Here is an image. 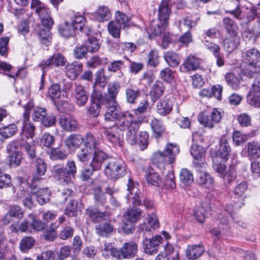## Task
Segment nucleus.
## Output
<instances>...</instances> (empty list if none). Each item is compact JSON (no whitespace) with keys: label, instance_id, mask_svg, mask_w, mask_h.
I'll list each match as a JSON object with an SVG mask.
<instances>
[{"label":"nucleus","instance_id":"obj_13","mask_svg":"<svg viewBox=\"0 0 260 260\" xmlns=\"http://www.w3.org/2000/svg\"><path fill=\"white\" fill-rule=\"evenodd\" d=\"M126 194L127 203L133 207H137L141 205V192L133 180L129 179L128 181Z\"/></svg>","mask_w":260,"mask_h":260},{"label":"nucleus","instance_id":"obj_1","mask_svg":"<svg viewBox=\"0 0 260 260\" xmlns=\"http://www.w3.org/2000/svg\"><path fill=\"white\" fill-rule=\"evenodd\" d=\"M107 108L105 114V119L108 121L117 120L116 124L120 128V131H127L125 134V139L129 144H133L135 141V134L139 130L140 123L134 121L133 115L129 112H122L120 106L117 102L114 103L108 102L106 105Z\"/></svg>","mask_w":260,"mask_h":260},{"label":"nucleus","instance_id":"obj_48","mask_svg":"<svg viewBox=\"0 0 260 260\" xmlns=\"http://www.w3.org/2000/svg\"><path fill=\"white\" fill-rule=\"evenodd\" d=\"M11 152V154L8 156L7 160L9 162V165L12 168H15L20 164L21 160V155L18 150H15L13 148L12 151H9Z\"/></svg>","mask_w":260,"mask_h":260},{"label":"nucleus","instance_id":"obj_25","mask_svg":"<svg viewBox=\"0 0 260 260\" xmlns=\"http://www.w3.org/2000/svg\"><path fill=\"white\" fill-rule=\"evenodd\" d=\"M171 12L168 2L162 1L160 3L158 12V17L160 23L162 25H167Z\"/></svg>","mask_w":260,"mask_h":260},{"label":"nucleus","instance_id":"obj_3","mask_svg":"<svg viewBox=\"0 0 260 260\" xmlns=\"http://www.w3.org/2000/svg\"><path fill=\"white\" fill-rule=\"evenodd\" d=\"M83 143V146L93 151L91 165L94 169H98L100 168L101 163L104 162L108 158V155L100 149V140L90 133H87L84 137Z\"/></svg>","mask_w":260,"mask_h":260},{"label":"nucleus","instance_id":"obj_11","mask_svg":"<svg viewBox=\"0 0 260 260\" xmlns=\"http://www.w3.org/2000/svg\"><path fill=\"white\" fill-rule=\"evenodd\" d=\"M120 131L117 124H115L111 127H104L103 133L105 139L111 144L120 146L123 140V135L120 133ZM121 131L123 132V131ZM124 131L126 133L127 132V131Z\"/></svg>","mask_w":260,"mask_h":260},{"label":"nucleus","instance_id":"obj_39","mask_svg":"<svg viewBox=\"0 0 260 260\" xmlns=\"http://www.w3.org/2000/svg\"><path fill=\"white\" fill-rule=\"evenodd\" d=\"M52 172L53 173L54 176L58 178L60 181L68 183L71 180V176L65 168H61L59 166H55Z\"/></svg>","mask_w":260,"mask_h":260},{"label":"nucleus","instance_id":"obj_40","mask_svg":"<svg viewBox=\"0 0 260 260\" xmlns=\"http://www.w3.org/2000/svg\"><path fill=\"white\" fill-rule=\"evenodd\" d=\"M164 58L171 68H175L180 63V58L177 53L174 51H168L164 53Z\"/></svg>","mask_w":260,"mask_h":260},{"label":"nucleus","instance_id":"obj_52","mask_svg":"<svg viewBox=\"0 0 260 260\" xmlns=\"http://www.w3.org/2000/svg\"><path fill=\"white\" fill-rule=\"evenodd\" d=\"M55 137L48 133H45L40 138V145L47 148H52L55 142Z\"/></svg>","mask_w":260,"mask_h":260},{"label":"nucleus","instance_id":"obj_23","mask_svg":"<svg viewBox=\"0 0 260 260\" xmlns=\"http://www.w3.org/2000/svg\"><path fill=\"white\" fill-rule=\"evenodd\" d=\"M148 223H143L140 224L139 226L140 232L146 233H150L152 230H155L159 227V222L154 214H148Z\"/></svg>","mask_w":260,"mask_h":260},{"label":"nucleus","instance_id":"obj_54","mask_svg":"<svg viewBox=\"0 0 260 260\" xmlns=\"http://www.w3.org/2000/svg\"><path fill=\"white\" fill-rule=\"evenodd\" d=\"M248 154L251 158H257L260 156V146L254 141L248 144Z\"/></svg>","mask_w":260,"mask_h":260},{"label":"nucleus","instance_id":"obj_29","mask_svg":"<svg viewBox=\"0 0 260 260\" xmlns=\"http://www.w3.org/2000/svg\"><path fill=\"white\" fill-rule=\"evenodd\" d=\"M120 257L125 258L133 257L137 252V245L135 243L129 242L125 243L119 250Z\"/></svg>","mask_w":260,"mask_h":260},{"label":"nucleus","instance_id":"obj_16","mask_svg":"<svg viewBox=\"0 0 260 260\" xmlns=\"http://www.w3.org/2000/svg\"><path fill=\"white\" fill-rule=\"evenodd\" d=\"M174 99L172 96H166L156 104V110L161 116H166L170 114L173 109Z\"/></svg>","mask_w":260,"mask_h":260},{"label":"nucleus","instance_id":"obj_18","mask_svg":"<svg viewBox=\"0 0 260 260\" xmlns=\"http://www.w3.org/2000/svg\"><path fill=\"white\" fill-rule=\"evenodd\" d=\"M71 23L76 30L79 29L84 35L92 33V29L87 25L86 19L83 16L75 15L71 18Z\"/></svg>","mask_w":260,"mask_h":260},{"label":"nucleus","instance_id":"obj_47","mask_svg":"<svg viewBox=\"0 0 260 260\" xmlns=\"http://www.w3.org/2000/svg\"><path fill=\"white\" fill-rule=\"evenodd\" d=\"M151 127L156 138H159L165 129V126L160 120L153 118L151 120Z\"/></svg>","mask_w":260,"mask_h":260},{"label":"nucleus","instance_id":"obj_6","mask_svg":"<svg viewBox=\"0 0 260 260\" xmlns=\"http://www.w3.org/2000/svg\"><path fill=\"white\" fill-rule=\"evenodd\" d=\"M243 60L247 66L245 68L242 69V73L249 78L253 77L257 73L256 64L260 60V53L254 48L249 49L243 56Z\"/></svg>","mask_w":260,"mask_h":260},{"label":"nucleus","instance_id":"obj_7","mask_svg":"<svg viewBox=\"0 0 260 260\" xmlns=\"http://www.w3.org/2000/svg\"><path fill=\"white\" fill-rule=\"evenodd\" d=\"M105 162V174L112 179L117 180L126 174V169L122 160L115 158H108Z\"/></svg>","mask_w":260,"mask_h":260},{"label":"nucleus","instance_id":"obj_45","mask_svg":"<svg viewBox=\"0 0 260 260\" xmlns=\"http://www.w3.org/2000/svg\"><path fill=\"white\" fill-rule=\"evenodd\" d=\"M180 180L182 185L188 186L193 182L192 173L186 169H182L180 173Z\"/></svg>","mask_w":260,"mask_h":260},{"label":"nucleus","instance_id":"obj_51","mask_svg":"<svg viewBox=\"0 0 260 260\" xmlns=\"http://www.w3.org/2000/svg\"><path fill=\"white\" fill-rule=\"evenodd\" d=\"M17 126L14 124H11L0 128V135L5 139L12 137L17 131Z\"/></svg>","mask_w":260,"mask_h":260},{"label":"nucleus","instance_id":"obj_60","mask_svg":"<svg viewBox=\"0 0 260 260\" xmlns=\"http://www.w3.org/2000/svg\"><path fill=\"white\" fill-rule=\"evenodd\" d=\"M91 96L92 102L93 103H99L101 105H105L108 102L106 100V94L103 95L101 91L96 90V87L93 88Z\"/></svg>","mask_w":260,"mask_h":260},{"label":"nucleus","instance_id":"obj_24","mask_svg":"<svg viewBox=\"0 0 260 260\" xmlns=\"http://www.w3.org/2000/svg\"><path fill=\"white\" fill-rule=\"evenodd\" d=\"M121 88L120 84L116 81L111 82L107 85V93H106V100L110 103H114L116 98Z\"/></svg>","mask_w":260,"mask_h":260},{"label":"nucleus","instance_id":"obj_15","mask_svg":"<svg viewBox=\"0 0 260 260\" xmlns=\"http://www.w3.org/2000/svg\"><path fill=\"white\" fill-rule=\"evenodd\" d=\"M162 238L160 235H155L151 239L145 238L143 242V248L145 253L153 255L158 251Z\"/></svg>","mask_w":260,"mask_h":260},{"label":"nucleus","instance_id":"obj_38","mask_svg":"<svg viewBox=\"0 0 260 260\" xmlns=\"http://www.w3.org/2000/svg\"><path fill=\"white\" fill-rule=\"evenodd\" d=\"M39 16L43 25L47 28H50L53 24V20L50 16V11L46 8L37 13Z\"/></svg>","mask_w":260,"mask_h":260},{"label":"nucleus","instance_id":"obj_58","mask_svg":"<svg viewBox=\"0 0 260 260\" xmlns=\"http://www.w3.org/2000/svg\"><path fill=\"white\" fill-rule=\"evenodd\" d=\"M225 79L227 84L233 89H237L239 87L240 80L234 73H226L225 75Z\"/></svg>","mask_w":260,"mask_h":260},{"label":"nucleus","instance_id":"obj_17","mask_svg":"<svg viewBox=\"0 0 260 260\" xmlns=\"http://www.w3.org/2000/svg\"><path fill=\"white\" fill-rule=\"evenodd\" d=\"M34 184H35V183ZM40 184V182H36V187L34 188L32 187L29 188L32 191V194L36 197L38 203L41 205H43L49 202L51 190L48 187L38 189Z\"/></svg>","mask_w":260,"mask_h":260},{"label":"nucleus","instance_id":"obj_10","mask_svg":"<svg viewBox=\"0 0 260 260\" xmlns=\"http://www.w3.org/2000/svg\"><path fill=\"white\" fill-rule=\"evenodd\" d=\"M67 63L68 61L65 57L57 53L50 56L46 61H42L39 66L42 72H47L50 68L66 66Z\"/></svg>","mask_w":260,"mask_h":260},{"label":"nucleus","instance_id":"obj_2","mask_svg":"<svg viewBox=\"0 0 260 260\" xmlns=\"http://www.w3.org/2000/svg\"><path fill=\"white\" fill-rule=\"evenodd\" d=\"M86 214L94 223H101L95 228L96 233L99 235L106 237L113 231L114 226L109 220V214L107 212H100L89 207L86 209Z\"/></svg>","mask_w":260,"mask_h":260},{"label":"nucleus","instance_id":"obj_62","mask_svg":"<svg viewBox=\"0 0 260 260\" xmlns=\"http://www.w3.org/2000/svg\"><path fill=\"white\" fill-rule=\"evenodd\" d=\"M34 244L35 240L32 237H25L20 241L19 247L21 251L25 252L30 249Z\"/></svg>","mask_w":260,"mask_h":260},{"label":"nucleus","instance_id":"obj_8","mask_svg":"<svg viewBox=\"0 0 260 260\" xmlns=\"http://www.w3.org/2000/svg\"><path fill=\"white\" fill-rule=\"evenodd\" d=\"M231 150L229 140L225 136H222L219 141V147L218 150L211 151L213 162L218 161V159H221V161L226 162L229 159Z\"/></svg>","mask_w":260,"mask_h":260},{"label":"nucleus","instance_id":"obj_21","mask_svg":"<svg viewBox=\"0 0 260 260\" xmlns=\"http://www.w3.org/2000/svg\"><path fill=\"white\" fill-rule=\"evenodd\" d=\"M66 68V76L71 80H75L82 72L83 65L79 61H73L71 63H67Z\"/></svg>","mask_w":260,"mask_h":260},{"label":"nucleus","instance_id":"obj_27","mask_svg":"<svg viewBox=\"0 0 260 260\" xmlns=\"http://www.w3.org/2000/svg\"><path fill=\"white\" fill-rule=\"evenodd\" d=\"M59 123L60 126L67 132L75 131L78 128L76 120L70 116H62L60 118Z\"/></svg>","mask_w":260,"mask_h":260},{"label":"nucleus","instance_id":"obj_9","mask_svg":"<svg viewBox=\"0 0 260 260\" xmlns=\"http://www.w3.org/2000/svg\"><path fill=\"white\" fill-rule=\"evenodd\" d=\"M13 148L16 150H18L19 148L23 149L29 158L32 160L36 158L35 145L26 140L16 139L12 141L7 145V150L8 151H12Z\"/></svg>","mask_w":260,"mask_h":260},{"label":"nucleus","instance_id":"obj_28","mask_svg":"<svg viewBox=\"0 0 260 260\" xmlns=\"http://www.w3.org/2000/svg\"><path fill=\"white\" fill-rule=\"evenodd\" d=\"M141 209L136 207L128 209L124 213L123 217L125 219L131 223H134L139 220L143 216Z\"/></svg>","mask_w":260,"mask_h":260},{"label":"nucleus","instance_id":"obj_33","mask_svg":"<svg viewBox=\"0 0 260 260\" xmlns=\"http://www.w3.org/2000/svg\"><path fill=\"white\" fill-rule=\"evenodd\" d=\"M137 132L138 131L136 132L134 136L135 143L130 144L133 145L137 143L140 148V149L143 151L148 147L149 144V134L146 131H140L138 134V138H137L136 136Z\"/></svg>","mask_w":260,"mask_h":260},{"label":"nucleus","instance_id":"obj_50","mask_svg":"<svg viewBox=\"0 0 260 260\" xmlns=\"http://www.w3.org/2000/svg\"><path fill=\"white\" fill-rule=\"evenodd\" d=\"M92 151L89 148L83 146L77 153L78 160L83 164H87L91 157Z\"/></svg>","mask_w":260,"mask_h":260},{"label":"nucleus","instance_id":"obj_34","mask_svg":"<svg viewBox=\"0 0 260 260\" xmlns=\"http://www.w3.org/2000/svg\"><path fill=\"white\" fill-rule=\"evenodd\" d=\"M101 249L104 256L109 257L111 255L112 257L120 258V251L115 248L114 243H105Z\"/></svg>","mask_w":260,"mask_h":260},{"label":"nucleus","instance_id":"obj_64","mask_svg":"<svg viewBox=\"0 0 260 260\" xmlns=\"http://www.w3.org/2000/svg\"><path fill=\"white\" fill-rule=\"evenodd\" d=\"M175 71H172L169 68H166L161 71L160 77L164 81L171 83L174 79Z\"/></svg>","mask_w":260,"mask_h":260},{"label":"nucleus","instance_id":"obj_36","mask_svg":"<svg viewBox=\"0 0 260 260\" xmlns=\"http://www.w3.org/2000/svg\"><path fill=\"white\" fill-rule=\"evenodd\" d=\"M109 80V78L105 75L104 69L100 68L95 74L94 82L92 85V87L94 88L97 85L102 87H105Z\"/></svg>","mask_w":260,"mask_h":260},{"label":"nucleus","instance_id":"obj_32","mask_svg":"<svg viewBox=\"0 0 260 260\" xmlns=\"http://www.w3.org/2000/svg\"><path fill=\"white\" fill-rule=\"evenodd\" d=\"M145 176L149 184L159 186L161 183V178L151 168H148L146 170Z\"/></svg>","mask_w":260,"mask_h":260},{"label":"nucleus","instance_id":"obj_44","mask_svg":"<svg viewBox=\"0 0 260 260\" xmlns=\"http://www.w3.org/2000/svg\"><path fill=\"white\" fill-rule=\"evenodd\" d=\"M223 23L226 30V35H234L238 34V26L237 23L229 17H225L223 19Z\"/></svg>","mask_w":260,"mask_h":260},{"label":"nucleus","instance_id":"obj_31","mask_svg":"<svg viewBox=\"0 0 260 260\" xmlns=\"http://www.w3.org/2000/svg\"><path fill=\"white\" fill-rule=\"evenodd\" d=\"M83 141V136L81 135L72 134L66 139L65 144L69 148H78Z\"/></svg>","mask_w":260,"mask_h":260},{"label":"nucleus","instance_id":"obj_19","mask_svg":"<svg viewBox=\"0 0 260 260\" xmlns=\"http://www.w3.org/2000/svg\"><path fill=\"white\" fill-rule=\"evenodd\" d=\"M237 206H234L232 204L227 205L225 207V211L229 214V216L224 215L223 214H220L218 218L220 221L218 228L221 229L222 230L226 231L229 228L228 226L229 217L234 220L233 217L232 213L234 212L235 210L237 208Z\"/></svg>","mask_w":260,"mask_h":260},{"label":"nucleus","instance_id":"obj_63","mask_svg":"<svg viewBox=\"0 0 260 260\" xmlns=\"http://www.w3.org/2000/svg\"><path fill=\"white\" fill-rule=\"evenodd\" d=\"M178 25L180 31H190L191 28L196 26V22L185 18L179 21Z\"/></svg>","mask_w":260,"mask_h":260},{"label":"nucleus","instance_id":"obj_61","mask_svg":"<svg viewBox=\"0 0 260 260\" xmlns=\"http://www.w3.org/2000/svg\"><path fill=\"white\" fill-rule=\"evenodd\" d=\"M159 63L158 50L155 49L150 50L147 55V63L151 67H155Z\"/></svg>","mask_w":260,"mask_h":260},{"label":"nucleus","instance_id":"obj_20","mask_svg":"<svg viewBox=\"0 0 260 260\" xmlns=\"http://www.w3.org/2000/svg\"><path fill=\"white\" fill-rule=\"evenodd\" d=\"M201 63L200 59L193 55H189L180 66L179 69L182 72L194 71L199 69Z\"/></svg>","mask_w":260,"mask_h":260},{"label":"nucleus","instance_id":"obj_14","mask_svg":"<svg viewBox=\"0 0 260 260\" xmlns=\"http://www.w3.org/2000/svg\"><path fill=\"white\" fill-rule=\"evenodd\" d=\"M30 115V109H26L23 113L24 121L22 133L17 139L28 140L32 139L35 134L36 127L31 122L28 121Z\"/></svg>","mask_w":260,"mask_h":260},{"label":"nucleus","instance_id":"obj_53","mask_svg":"<svg viewBox=\"0 0 260 260\" xmlns=\"http://www.w3.org/2000/svg\"><path fill=\"white\" fill-rule=\"evenodd\" d=\"M76 30L71 23L68 22H65L64 25L59 28L60 34L68 38L73 36L75 34V30Z\"/></svg>","mask_w":260,"mask_h":260},{"label":"nucleus","instance_id":"obj_57","mask_svg":"<svg viewBox=\"0 0 260 260\" xmlns=\"http://www.w3.org/2000/svg\"><path fill=\"white\" fill-rule=\"evenodd\" d=\"M121 25L117 23V21H110L108 24V29L109 34L114 38H119Z\"/></svg>","mask_w":260,"mask_h":260},{"label":"nucleus","instance_id":"obj_46","mask_svg":"<svg viewBox=\"0 0 260 260\" xmlns=\"http://www.w3.org/2000/svg\"><path fill=\"white\" fill-rule=\"evenodd\" d=\"M198 183L206 188H210L213 186V179L210 175L205 172H200L198 174Z\"/></svg>","mask_w":260,"mask_h":260},{"label":"nucleus","instance_id":"obj_30","mask_svg":"<svg viewBox=\"0 0 260 260\" xmlns=\"http://www.w3.org/2000/svg\"><path fill=\"white\" fill-rule=\"evenodd\" d=\"M204 251V247L201 245L188 246L186 251V255L188 259L193 260L201 256Z\"/></svg>","mask_w":260,"mask_h":260},{"label":"nucleus","instance_id":"obj_56","mask_svg":"<svg viewBox=\"0 0 260 260\" xmlns=\"http://www.w3.org/2000/svg\"><path fill=\"white\" fill-rule=\"evenodd\" d=\"M236 170L235 165H232L229 166L228 170L221 176L225 184H229L234 180L236 177Z\"/></svg>","mask_w":260,"mask_h":260},{"label":"nucleus","instance_id":"obj_35","mask_svg":"<svg viewBox=\"0 0 260 260\" xmlns=\"http://www.w3.org/2000/svg\"><path fill=\"white\" fill-rule=\"evenodd\" d=\"M87 37V40L85 43L88 52H95L97 51L100 47V43L99 40L93 36V30L92 33L89 35H85Z\"/></svg>","mask_w":260,"mask_h":260},{"label":"nucleus","instance_id":"obj_59","mask_svg":"<svg viewBox=\"0 0 260 260\" xmlns=\"http://www.w3.org/2000/svg\"><path fill=\"white\" fill-rule=\"evenodd\" d=\"M108 62V59L105 57L93 56L87 62V65L91 68H95L100 64H106Z\"/></svg>","mask_w":260,"mask_h":260},{"label":"nucleus","instance_id":"obj_5","mask_svg":"<svg viewBox=\"0 0 260 260\" xmlns=\"http://www.w3.org/2000/svg\"><path fill=\"white\" fill-rule=\"evenodd\" d=\"M179 152V148L175 144L169 143L163 151L154 153L151 158L153 164L164 167L166 163L172 164Z\"/></svg>","mask_w":260,"mask_h":260},{"label":"nucleus","instance_id":"obj_49","mask_svg":"<svg viewBox=\"0 0 260 260\" xmlns=\"http://www.w3.org/2000/svg\"><path fill=\"white\" fill-rule=\"evenodd\" d=\"M190 153L194 159L202 160L205 156V149L202 146L193 144L190 147Z\"/></svg>","mask_w":260,"mask_h":260},{"label":"nucleus","instance_id":"obj_12","mask_svg":"<svg viewBox=\"0 0 260 260\" xmlns=\"http://www.w3.org/2000/svg\"><path fill=\"white\" fill-rule=\"evenodd\" d=\"M47 170V165L44 161L40 158H36L34 161V171L32 174V178L29 183V187L35 188L36 182H40L41 176L45 175Z\"/></svg>","mask_w":260,"mask_h":260},{"label":"nucleus","instance_id":"obj_41","mask_svg":"<svg viewBox=\"0 0 260 260\" xmlns=\"http://www.w3.org/2000/svg\"><path fill=\"white\" fill-rule=\"evenodd\" d=\"M125 94L127 103L133 104L140 96L141 91L139 89L131 86L125 89Z\"/></svg>","mask_w":260,"mask_h":260},{"label":"nucleus","instance_id":"obj_43","mask_svg":"<svg viewBox=\"0 0 260 260\" xmlns=\"http://www.w3.org/2000/svg\"><path fill=\"white\" fill-rule=\"evenodd\" d=\"M164 90L165 87L161 82H156L151 89L150 97L151 100L153 102L157 101L162 95Z\"/></svg>","mask_w":260,"mask_h":260},{"label":"nucleus","instance_id":"obj_55","mask_svg":"<svg viewBox=\"0 0 260 260\" xmlns=\"http://www.w3.org/2000/svg\"><path fill=\"white\" fill-rule=\"evenodd\" d=\"M124 62L123 60H114L108 64V70L111 72L115 73L116 72H119L118 77H121L123 75V73L121 71V69L124 66Z\"/></svg>","mask_w":260,"mask_h":260},{"label":"nucleus","instance_id":"obj_26","mask_svg":"<svg viewBox=\"0 0 260 260\" xmlns=\"http://www.w3.org/2000/svg\"><path fill=\"white\" fill-rule=\"evenodd\" d=\"M239 43L240 38L238 34H234V36L232 34L226 35L223 46L225 51L230 53L236 48Z\"/></svg>","mask_w":260,"mask_h":260},{"label":"nucleus","instance_id":"obj_22","mask_svg":"<svg viewBox=\"0 0 260 260\" xmlns=\"http://www.w3.org/2000/svg\"><path fill=\"white\" fill-rule=\"evenodd\" d=\"M73 95L77 105L81 107L86 105L88 100V95L84 86L75 84Z\"/></svg>","mask_w":260,"mask_h":260},{"label":"nucleus","instance_id":"obj_42","mask_svg":"<svg viewBox=\"0 0 260 260\" xmlns=\"http://www.w3.org/2000/svg\"><path fill=\"white\" fill-rule=\"evenodd\" d=\"M160 23L161 25L156 23L155 21L150 23L149 27L147 29V31L150 39L154 36L160 35L165 31V28L167 25H162V23Z\"/></svg>","mask_w":260,"mask_h":260},{"label":"nucleus","instance_id":"obj_4","mask_svg":"<svg viewBox=\"0 0 260 260\" xmlns=\"http://www.w3.org/2000/svg\"><path fill=\"white\" fill-rule=\"evenodd\" d=\"M228 9L225 10L228 13L238 20H245L247 22L254 20L256 15V12L254 8L244 9L240 7L239 0H228Z\"/></svg>","mask_w":260,"mask_h":260},{"label":"nucleus","instance_id":"obj_37","mask_svg":"<svg viewBox=\"0 0 260 260\" xmlns=\"http://www.w3.org/2000/svg\"><path fill=\"white\" fill-rule=\"evenodd\" d=\"M95 17L99 22L107 21L111 18V13L108 7L101 6L95 12Z\"/></svg>","mask_w":260,"mask_h":260}]
</instances>
